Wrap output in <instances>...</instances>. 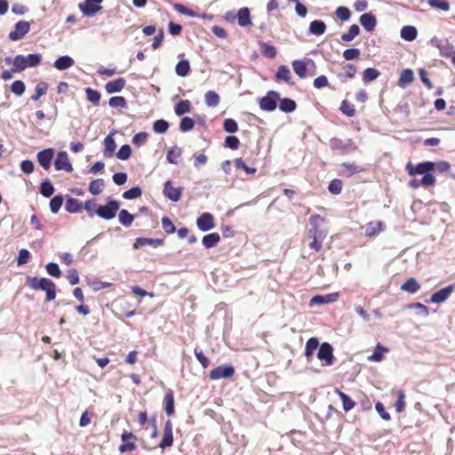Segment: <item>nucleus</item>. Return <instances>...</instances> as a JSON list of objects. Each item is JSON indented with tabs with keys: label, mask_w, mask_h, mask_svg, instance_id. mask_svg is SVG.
Segmentation results:
<instances>
[{
	"label": "nucleus",
	"mask_w": 455,
	"mask_h": 455,
	"mask_svg": "<svg viewBox=\"0 0 455 455\" xmlns=\"http://www.w3.org/2000/svg\"><path fill=\"white\" fill-rule=\"evenodd\" d=\"M26 284L33 290L44 291L46 293V300L52 301L56 297V285L49 278L27 276Z\"/></svg>",
	"instance_id": "1"
},
{
	"label": "nucleus",
	"mask_w": 455,
	"mask_h": 455,
	"mask_svg": "<svg viewBox=\"0 0 455 455\" xmlns=\"http://www.w3.org/2000/svg\"><path fill=\"white\" fill-rule=\"evenodd\" d=\"M42 59L41 53L18 54L15 56L13 71L20 73L27 68H36L41 64Z\"/></svg>",
	"instance_id": "2"
},
{
	"label": "nucleus",
	"mask_w": 455,
	"mask_h": 455,
	"mask_svg": "<svg viewBox=\"0 0 455 455\" xmlns=\"http://www.w3.org/2000/svg\"><path fill=\"white\" fill-rule=\"evenodd\" d=\"M330 148L332 151H339L340 154H348L357 149L356 145L351 139L345 140L339 138H332L329 141Z\"/></svg>",
	"instance_id": "3"
},
{
	"label": "nucleus",
	"mask_w": 455,
	"mask_h": 455,
	"mask_svg": "<svg viewBox=\"0 0 455 455\" xmlns=\"http://www.w3.org/2000/svg\"><path fill=\"white\" fill-rule=\"evenodd\" d=\"M280 100L279 92L275 91H268L267 95L260 98L259 105L260 109L267 112L274 111L277 107V100Z\"/></svg>",
	"instance_id": "4"
},
{
	"label": "nucleus",
	"mask_w": 455,
	"mask_h": 455,
	"mask_svg": "<svg viewBox=\"0 0 455 455\" xmlns=\"http://www.w3.org/2000/svg\"><path fill=\"white\" fill-rule=\"evenodd\" d=\"M30 30V22L26 20H20L18 21L15 26L14 29L11 31L8 35V38L11 41H19L22 39Z\"/></svg>",
	"instance_id": "5"
},
{
	"label": "nucleus",
	"mask_w": 455,
	"mask_h": 455,
	"mask_svg": "<svg viewBox=\"0 0 455 455\" xmlns=\"http://www.w3.org/2000/svg\"><path fill=\"white\" fill-rule=\"evenodd\" d=\"M434 169L435 163L429 161L419 163L417 165L408 163L406 165V170L410 176H414L416 174L426 175V173H431Z\"/></svg>",
	"instance_id": "6"
},
{
	"label": "nucleus",
	"mask_w": 455,
	"mask_h": 455,
	"mask_svg": "<svg viewBox=\"0 0 455 455\" xmlns=\"http://www.w3.org/2000/svg\"><path fill=\"white\" fill-rule=\"evenodd\" d=\"M317 358L323 362V365L329 366L333 363V348L328 342H323L320 345L317 351Z\"/></svg>",
	"instance_id": "7"
},
{
	"label": "nucleus",
	"mask_w": 455,
	"mask_h": 455,
	"mask_svg": "<svg viewBox=\"0 0 455 455\" xmlns=\"http://www.w3.org/2000/svg\"><path fill=\"white\" fill-rule=\"evenodd\" d=\"M137 437L132 432H124L121 435L122 443L118 447L121 453L132 452L137 449L135 440Z\"/></svg>",
	"instance_id": "8"
},
{
	"label": "nucleus",
	"mask_w": 455,
	"mask_h": 455,
	"mask_svg": "<svg viewBox=\"0 0 455 455\" xmlns=\"http://www.w3.org/2000/svg\"><path fill=\"white\" fill-rule=\"evenodd\" d=\"M102 1L103 0H84L78 4V7L84 16L92 17L101 10L100 4Z\"/></svg>",
	"instance_id": "9"
},
{
	"label": "nucleus",
	"mask_w": 455,
	"mask_h": 455,
	"mask_svg": "<svg viewBox=\"0 0 455 455\" xmlns=\"http://www.w3.org/2000/svg\"><path fill=\"white\" fill-rule=\"evenodd\" d=\"M54 168L56 171L73 172V166L66 151H59L57 153V156L54 160Z\"/></svg>",
	"instance_id": "10"
},
{
	"label": "nucleus",
	"mask_w": 455,
	"mask_h": 455,
	"mask_svg": "<svg viewBox=\"0 0 455 455\" xmlns=\"http://www.w3.org/2000/svg\"><path fill=\"white\" fill-rule=\"evenodd\" d=\"M234 374L235 369L233 366L220 365L210 371L209 377L211 379H220L231 378Z\"/></svg>",
	"instance_id": "11"
},
{
	"label": "nucleus",
	"mask_w": 455,
	"mask_h": 455,
	"mask_svg": "<svg viewBox=\"0 0 455 455\" xmlns=\"http://www.w3.org/2000/svg\"><path fill=\"white\" fill-rule=\"evenodd\" d=\"M54 157V149L52 148L43 149L36 155L38 164L45 171L49 170Z\"/></svg>",
	"instance_id": "12"
},
{
	"label": "nucleus",
	"mask_w": 455,
	"mask_h": 455,
	"mask_svg": "<svg viewBox=\"0 0 455 455\" xmlns=\"http://www.w3.org/2000/svg\"><path fill=\"white\" fill-rule=\"evenodd\" d=\"M455 290V284H450L441 290L434 292L430 298V302L434 304H440L448 299L451 294Z\"/></svg>",
	"instance_id": "13"
},
{
	"label": "nucleus",
	"mask_w": 455,
	"mask_h": 455,
	"mask_svg": "<svg viewBox=\"0 0 455 455\" xmlns=\"http://www.w3.org/2000/svg\"><path fill=\"white\" fill-rule=\"evenodd\" d=\"M183 188H174L171 180H167L164 185V196L172 202H178L182 195Z\"/></svg>",
	"instance_id": "14"
},
{
	"label": "nucleus",
	"mask_w": 455,
	"mask_h": 455,
	"mask_svg": "<svg viewBox=\"0 0 455 455\" xmlns=\"http://www.w3.org/2000/svg\"><path fill=\"white\" fill-rule=\"evenodd\" d=\"M95 214L104 220L114 219V197L109 196L105 205H100L95 210Z\"/></svg>",
	"instance_id": "15"
},
{
	"label": "nucleus",
	"mask_w": 455,
	"mask_h": 455,
	"mask_svg": "<svg viewBox=\"0 0 455 455\" xmlns=\"http://www.w3.org/2000/svg\"><path fill=\"white\" fill-rule=\"evenodd\" d=\"M196 226L202 232H207L214 228V218L210 212H204L196 219Z\"/></svg>",
	"instance_id": "16"
},
{
	"label": "nucleus",
	"mask_w": 455,
	"mask_h": 455,
	"mask_svg": "<svg viewBox=\"0 0 455 455\" xmlns=\"http://www.w3.org/2000/svg\"><path fill=\"white\" fill-rule=\"evenodd\" d=\"M435 183V178L431 173H426L420 180L412 179L409 185L412 188H418L420 186L430 187Z\"/></svg>",
	"instance_id": "17"
},
{
	"label": "nucleus",
	"mask_w": 455,
	"mask_h": 455,
	"mask_svg": "<svg viewBox=\"0 0 455 455\" xmlns=\"http://www.w3.org/2000/svg\"><path fill=\"white\" fill-rule=\"evenodd\" d=\"M363 167L355 164V163H342L340 164L339 175L345 177H351L355 173L363 172Z\"/></svg>",
	"instance_id": "18"
},
{
	"label": "nucleus",
	"mask_w": 455,
	"mask_h": 455,
	"mask_svg": "<svg viewBox=\"0 0 455 455\" xmlns=\"http://www.w3.org/2000/svg\"><path fill=\"white\" fill-rule=\"evenodd\" d=\"M339 293L333 292L325 295H315L310 300L311 305H323L335 302L339 299Z\"/></svg>",
	"instance_id": "19"
},
{
	"label": "nucleus",
	"mask_w": 455,
	"mask_h": 455,
	"mask_svg": "<svg viewBox=\"0 0 455 455\" xmlns=\"http://www.w3.org/2000/svg\"><path fill=\"white\" fill-rule=\"evenodd\" d=\"M359 21L363 28L368 32L372 31L377 25L376 18L371 12L362 14L359 18Z\"/></svg>",
	"instance_id": "20"
},
{
	"label": "nucleus",
	"mask_w": 455,
	"mask_h": 455,
	"mask_svg": "<svg viewBox=\"0 0 455 455\" xmlns=\"http://www.w3.org/2000/svg\"><path fill=\"white\" fill-rule=\"evenodd\" d=\"M75 64V60L68 55H62L55 60L53 67L60 70L64 71L71 68Z\"/></svg>",
	"instance_id": "21"
},
{
	"label": "nucleus",
	"mask_w": 455,
	"mask_h": 455,
	"mask_svg": "<svg viewBox=\"0 0 455 455\" xmlns=\"http://www.w3.org/2000/svg\"><path fill=\"white\" fill-rule=\"evenodd\" d=\"M414 81V74L413 71L410 68L403 69L401 73V76L398 79L397 85L400 88L408 87Z\"/></svg>",
	"instance_id": "22"
},
{
	"label": "nucleus",
	"mask_w": 455,
	"mask_h": 455,
	"mask_svg": "<svg viewBox=\"0 0 455 455\" xmlns=\"http://www.w3.org/2000/svg\"><path fill=\"white\" fill-rule=\"evenodd\" d=\"M316 220H322L321 216L320 215H313L310 217L309 219V223H310V229L308 230V235L311 237V238H315V237H318V236H321V237H325L326 236V234L324 233V231L323 230H320L315 223Z\"/></svg>",
	"instance_id": "23"
},
{
	"label": "nucleus",
	"mask_w": 455,
	"mask_h": 455,
	"mask_svg": "<svg viewBox=\"0 0 455 455\" xmlns=\"http://www.w3.org/2000/svg\"><path fill=\"white\" fill-rule=\"evenodd\" d=\"M384 228L385 224L382 221H371L365 228V235L369 237H372L383 231Z\"/></svg>",
	"instance_id": "24"
},
{
	"label": "nucleus",
	"mask_w": 455,
	"mask_h": 455,
	"mask_svg": "<svg viewBox=\"0 0 455 455\" xmlns=\"http://www.w3.org/2000/svg\"><path fill=\"white\" fill-rule=\"evenodd\" d=\"M65 208L69 213H77L83 210V203L76 198L67 196Z\"/></svg>",
	"instance_id": "25"
},
{
	"label": "nucleus",
	"mask_w": 455,
	"mask_h": 455,
	"mask_svg": "<svg viewBox=\"0 0 455 455\" xmlns=\"http://www.w3.org/2000/svg\"><path fill=\"white\" fill-rule=\"evenodd\" d=\"M236 17L240 27L251 25V12L248 7L239 9Z\"/></svg>",
	"instance_id": "26"
},
{
	"label": "nucleus",
	"mask_w": 455,
	"mask_h": 455,
	"mask_svg": "<svg viewBox=\"0 0 455 455\" xmlns=\"http://www.w3.org/2000/svg\"><path fill=\"white\" fill-rule=\"evenodd\" d=\"M326 30V24L320 20H315L310 22L308 28V34L315 36H321Z\"/></svg>",
	"instance_id": "27"
},
{
	"label": "nucleus",
	"mask_w": 455,
	"mask_h": 455,
	"mask_svg": "<svg viewBox=\"0 0 455 455\" xmlns=\"http://www.w3.org/2000/svg\"><path fill=\"white\" fill-rule=\"evenodd\" d=\"M164 243V239H153V238H146V237H138L134 243V248H139L140 246L149 245L152 247H157Z\"/></svg>",
	"instance_id": "28"
},
{
	"label": "nucleus",
	"mask_w": 455,
	"mask_h": 455,
	"mask_svg": "<svg viewBox=\"0 0 455 455\" xmlns=\"http://www.w3.org/2000/svg\"><path fill=\"white\" fill-rule=\"evenodd\" d=\"M418 36V30L414 26H404L402 28L400 31V36L409 42H411L416 39Z\"/></svg>",
	"instance_id": "29"
},
{
	"label": "nucleus",
	"mask_w": 455,
	"mask_h": 455,
	"mask_svg": "<svg viewBox=\"0 0 455 455\" xmlns=\"http://www.w3.org/2000/svg\"><path fill=\"white\" fill-rule=\"evenodd\" d=\"M420 289V284L418 283V281L414 277H411L406 280L405 283H403L401 285V290L407 291L411 294H415L418 292Z\"/></svg>",
	"instance_id": "30"
},
{
	"label": "nucleus",
	"mask_w": 455,
	"mask_h": 455,
	"mask_svg": "<svg viewBox=\"0 0 455 455\" xmlns=\"http://www.w3.org/2000/svg\"><path fill=\"white\" fill-rule=\"evenodd\" d=\"M275 79L279 81H284L291 85L294 84V83L291 81V75L290 69L285 65H282L278 68V70L275 74Z\"/></svg>",
	"instance_id": "31"
},
{
	"label": "nucleus",
	"mask_w": 455,
	"mask_h": 455,
	"mask_svg": "<svg viewBox=\"0 0 455 455\" xmlns=\"http://www.w3.org/2000/svg\"><path fill=\"white\" fill-rule=\"evenodd\" d=\"M297 108L295 100L290 98L280 99L279 109L283 113H291Z\"/></svg>",
	"instance_id": "32"
},
{
	"label": "nucleus",
	"mask_w": 455,
	"mask_h": 455,
	"mask_svg": "<svg viewBox=\"0 0 455 455\" xmlns=\"http://www.w3.org/2000/svg\"><path fill=\"white\" fill-rule=\"evenodd\" d=\"M220 241V236L218 233H211L203 237L202 243L206 249L215 247Z\"/></svg>",
	"instance_id": "33"
},
{
	"label": "nucleus",
	"mask_w": 455,
	"mask_h": 455,
	"mask_svg": "<svg viewBox=\"0 0 455 455\" xmlns=\"http://www.w3.org/2000/svg\"><path fill=\"white\" fill-rule=\"evenodd\" d=\"M335 393L338 394V395L341 399L342 407L345 411H348L355 407V403L347 394L340 391L339 388L335 389Z\"/></svg>",
	"instance_id": "34"
},
{
	"label": "nucleus",
	"mask_w": 455,
	"mask_h": 455,
	"mask_svg": "<svg viewBox=\"0 0 455 455\" xmlns=\"http://www.w3.org/2000/svg\"><path fill=\"white\" fill-rule=\"evenodd\" d=\"M292 68L297 76H299L300 78L307 77V62L304 60H293L291 63Z\"/></svg>",
	"instance_id": "35"
},
{
	"label": "nucleus",
	"mask_w": 455,
	"mask_h": 455,
	"mask_svg": "<svg viewBox=\"0 0 455 455\" xmlns=\"http://www.w3.org/2000/svg\"><path fill=\"white\" fill-rule=\"evenodd\" d=\"M192 106L189 100H183L179 101L174 107V112L177 116H181L191 111Z\"/></svg>",
	"instance_id": "36"
},
{
	"label": "nucleus",
	"mask_w": 455,
	"mask_h": 455,
	"mask_svg": "<svg viewBox=\"0 0 455 455\" xmlns=\"http://www.w3.org/2000/svg\"><path fill=\"white\" fill-rule=\"evenodd\" d=\"M105 156H114V130H111L104 140Z\"/></svg>",
	"instance_id": "37"
},
{
	"label": "nucleus",
	"mask_w": 455,
	"mask_h": 455,
	"mask_svg": "<svg viewBox=\"0 0 455 455\" xmlns=\"http://www.w3.org/2000/svg\"><path fill=\"white\" fill-rule=\"evenodd\" d=\"M39 190L44 197L49 198L53 195L55 188L50 180L45 179L41 182Z\"/></svg>",
	"instance_id": "38"
},
{
	"label": "nucleus",
	"mask_w": 455,
	"mask_h": 455,
	"mask_svg": "<svg viewBox=\"0 0 455 455\" xmlns=\"http://www.w3.org/2000/svg\"><path fill=\"white\" fill-rule=\"evenodd\" d=\"M320 347V344H319V341L316 338H310L307 339V341L306 342V346H305V356L307 358H309L310 356L313 355L314 352L319 348Z\"/></svg>",
	"instance_id": "39"
},
{
	"label": "nucleus",
	"mask_w": 455,
	"mask_h": 455,
	"mask_svg": "<svg viewBox=\"0 0 455 455\" xmlns=\"http://www.w3.org/2000/svg\"><path fill=\"white\" fill-rule=\"evenodd\" d=\"M182 154V149L180 148L172 147L168 149L167 155H166V160L168 163L172 164H178V158L180 157Z\"/></svg>",
	"instance_id": "40"
},
{
	"label": "nucleus",
	"mask_w": 455,
	"mask_h": 455,
	"mask_svg": "<svg viewBox=\"0 0 455 455\" xmlns=\"http://www.w3.org/2000/svg\"><path fill=\"white\" fill-rule=\"evenodd\" d=\"M175 71L180 76H187L190 72L189 61L188 60H180L175 67Z\"/></svg>",
	"instance_id": "41"
},
{
	"label": "nucleus",
	"mask_w": 455,
	"mask_h": 455,
	"mask_svg": "<svg viewBox=\"0 0 455 455\" xmlns=\"http://www.w3.org/2000/svg\"><path fill=\"white\" fill-rule=\"evenodd\" d=\"M387 352V348L379 343L377 344L373 353L368 357L370 361L380 362L383 360L384 353Z\"/></svg>",
	"instance_id": "42"
},
{
	"label": "nucleus",
	"mask_w": 455,
	"mask_h": 455,
	"mask_svg": "<svg viewBox=\"0 0 455 455\" xmlns=\"http://www.w3.org/2000/svg\"><path fill=\"white\" fill-rule=\"evenodd\" d=\"M205 104L210 108H215L220 104V96L214 91H208L204 95Z\"/></svg>",
	"instance_id": "43"
},
{
	"label": "nucleus",
	"mask_w": 455,
	"mask_h": 455,
	"mask_svg": "<svg viewBox=\"0 0 455 455\" xmlns=\"http://www.w3.org/2000/svg\"><path fill=\"white\" fill-rule=\"evenodd\" d=\"M380 73L374 68H367L363 73V81L365 84L371 83L376 80L379 76Z\"/></svg>",
	"instance_id": "44"
},
{
	"label": "nucleus",
	"mask_w": 455,
	"mask_h": 455,
	"mask_svg": "<svg viewBox=\"0 0 455 455\" xmlns=\"http://www.w3.org/2000/svg\"><path fill=\"white\" fill-rule=\"evenodd\" d=\"M259 48L262 54L268 59H274L276 56L275 47L267 43L259 42Z\"/></svg>",
	"instance_id": "45"
},
{
	"label": "nucleus",
	"mask_w": 455,
	"mask_h": 455,
	"mask_svg": "<svg viewBox=\"0 0 455 455\" xmlns=\"http://www.w3.org/2000/svg\"><path fill=\"white\" fill-rule=\"evenodd\" d=\"M165 403V412L167 415L171 416L174 413V396L173 392L172 390L168 391L164 396Z\"/></svg>",
	"instance_id": "46"
},
{
	"label": "nucleus",
	"mask_w": 455,
	"mask_h": 455,
	"mask_svg": "<svg viewBox=\"0 0 455 455\" xmlns=\"http://www.w3.org/2000/svg\"><path fill=\"white\" fill-rule=\"evenodd\" d=\"M119 222L124 226L125 228H128L132 225L134 216L131 214L127 210H121L118 214Z\"/></svg>",
	"instance_id": "47"
},
{
	"label": "nucleus",
	"mask_w": 455,
	"mask_h": 455,
	"mask_svg": "<svg viewBox=\"0 0 455 455\" xmlns=\"http://www.w3.org/2000/svg\"><path fill=\"white\" fill-rule=\"evenodd\" d=\"M64 197L62 195H56L50 200V210L52 213L56 214L63 204Z\"/></svg>",
	"instance_id": "48"
},
{
	"label": "nucleus",
	"mask_w": 455,
	"mask_h": 455,
	"mask_svg": "<svg viewBox=\"0 0 455 455\" xmlns=\"http://www.w3.org/2000/svg\"><path fill=\"white\" fill-rule=\"evenodd\" d=\"M360 33V28L356 24L350 26L348 31L341 35V40L344 42H350Z\"/></svg>",
	"instance_id": "49"
},
{
	"label": "nucleus",
	"mask_w": 455,
	"mask_h": 455,
	"mask_svg": "<svg viewBox=\"0 0 455 455\" xmlns=\"http://www.w3.org/2000/svg\"><path fill=\"white\" fill-rule=\"evenodd\" d=\"M104 188V180L102 179H96L90 182L89 184V192L92 195H99L102 192Z\"/></svg>",
	"instance_id": "50"
},
{
	"label": "nucleus",
	"mask_w": 455,
	"mask_h": 455,
	"mask_svg": "<svg viewBox=\"0 0 455 455\" xmlns=\"http://www.w3.org/2000/svg\"><path fill=\"white\" fill-rule=\"evenodd\" d=\"M48 90V84L45 82H40L35 88V94L31 96L33 101L38 100L43 95L46 93Z\"/></svg>",
	"instance_id": "51"
},
{
	"label": "nucleus",
	"mask_w": 455,
	"mask_h": 455,
	"mask_svg": "<svg viewBox=\"0 0 455 455\" xmlns=\"http://www.w3.org/2000/svg\"><path fill=\"white\" fill-rule=\"evenodd\" d=\"M344 69V73L338 74V78H339L342 82L344 81V78H353L356 74V67L354 64H346Z\"/></svg>",
	"instance_id": "52"
},
{
	"label": "nucleus",
	"mask_w": 455,
	"mask_h": 455,
	"mask_svg": "<svg viewBox=\"0 0 455 455\" xmlns=\"http://www.w3.org/2000/svg\"><path fill=\"white\" fill-rule=\"evenodd\" d=\"M195 124V121L191 117L184 116L180 120V130L182 132H188L194 128Z\"/></svg>",
	"instance_id": "53"
},
{
	"label": "nucleus",
	"mask_w": 455,
	"mask_h": 455,
	"mask_svg": "<svg viewBox=\"0 0 455 455\" xmlns=\"http://www.w3.org/2000/svg\"><path fill=\"white\" fill-rule=\"evenodd\" d=\"M46 272L49 275L59 278L61 276V270L56 262H49L45 266Z\"/></svg>",
	"instance_id": "54"
},
{
	"label": "nucleus",
	"mask_w": 455,
	"mask_h": 455,
	"mask_svg": "<svg viewBox=\"0 0 455 455\" xmlns=\"http://www.w3.org/2000/svg\"><path fill=\"white\" fill-rule=\"evenodd\" d=\"M169 123L164 119H158L153 124V130L156 133H164L169 129Z\"/></svg>",
	"instance_id": "55"
},
{
	"label": "nucleus",
	"mask_w": 455,
	"mask_h": 455,
	"mask_svg": "<svg viewBox=\"0 0 455 455\" xmlns=\"http://www.w3.org/2000/svg\"><path fill=\"white\" fill-rule=\"evenodd\" d=\"M340 111L349 117H353L355 115V109L354 105L347 100H343L341 102Z\"/></svg>",
	"instance_id": "56"
},
{
	"label": "nucleus",
	"mask_w": 455,
	"mask_h": 455,
	"mask_svg": "<svg viewBox=\"0 0 455 455\" xmlns=\"http://www.w3.org/2000/svg\"><path fill=\"white\" fill-rule=\"evenodd\" d=\"M85 93L86 98L90 102L93 103L94 105H98L100 103V93L98 91L88 87L85 89Z\"/></svg>",
	"instance_id": "57"
},
{
	"label": "nucleus",
	"mask_w": 455,
	"mask_h": 455,
	"mask_svg": "<svg viewBox=\"0 0 455 455\" xmlns=\"http://www.w3.org/2000/svg\"><path fill=\"white\" fill-rule=\"evenodd\" d=\"M25 90L26 85L21 80H16L11 84V91L17 96H21Z\"/></svg>",
	"instance_id": "58"
},
{
	"label": "nucleus",
	"mask_w": 455,
	"mask_h": 455,
	"mask_svg": "<svg viewBox=\"0 0 455 455\" xmlns=\"http://www.w3.org/2000/svg\"><path fill=\"white\" fill-rule=\"evenodd\" d=\"M141 188L140 187H133L123 194V197L127 200H132L141 196Z\"/></svg>",
	"instance_id": "59"
},
{
	"label": "nucleus",
	"mask_w": 455,
	"mask_h": 455,
	"mask_svg": "<svg viewBox=\"0 0 455 455\" xmlns=\"http://www.w3.org/2000/svg\"><path fill=\"white\" fill-rule=\"evenodd\" d=\"M223 129L225 132L232 134L238 131V125L235 120L228 118L224 120Z\"/></svg>",
	"instance_id": "60"
},
{
	"label": "nucleus",
	"mask_w": 455,
	"mask_h": 455,
	"mask_svg": "<svg viewBox=\"0 0 455 455\" xmlns=\"http://www.w3.org/2000/svg\"><path fill=\"white\" fill-rule=\"evenodd\" d=\"M132 155V148L129 145H123L116 153V157L121 160H127Z\"/></svg>",
	"instance_id": "61"
},
{
	"label": "nucleus",
	"mask_w": 455,
	"mask_h": 455,
	"mask_svg": "<svg viewBox=\"0 0 455 455\" xmlns=\"http://www.w3.org/2000/svg\"><path fill=\"white\" fill-rule=\"evenodd\" d=\"M335 14L341 21L348 20L351 16L350 10L346 6L338 7L336 9Z\"/></svg>",
	"instance_id": "62"
},
{
	"label": "nucleus",
	"mask_w": 455,
	"mask_h": 455,
	"mask_svg": "<svg viewBox=\"0 0 455 455\" xmlns=\"http://www.w3.org/2000/svg\"><path fill=\"white\" fill-rule=\"evenodd\" d=\"M328 190L333 195L340 194L342 190V181L339 179L332 180L328 186Z\"/></svg>",
	"instance_id": "63"
},
{
	"label": "nucleus",
	"mask_w": 455,
	"mask_h": 455,
	"mask_svg": "<svg viewBox=\"0 0 455 455\" xmlns=\"http://www.w3.org/2000/svg\"><path fill=\"white\" fill-rule=\"evenodd\" d=\"M162 228L166 234H173L176 231L173 222L166 216L162 218Z\"/></svg>",
	"instance_id": "64"
}]
</instances>
